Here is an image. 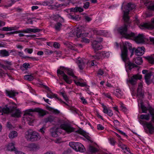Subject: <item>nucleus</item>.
<instances>
[{"label":"nucleus","mask_w":154,"mask_h":154,"mask_svg":"<svg viewBox=\"0 0 154 154\" xmlns=\"http://www.w3.org/2000/svg\"><path fill=\"white\" fill-rule=\"evenodd\" d=\"M140 28H146L149 30H151L154 28V18L152 20V22L143 23L140 26Z\"/></svg>","instance_id":"obj_10"},{"label":"nucleus","mask_w":154,"mask_h":154,"mask_svg":"<svg viewBox=\"0 0 154 154\" xmlns=\"http://www.w3.org/2000/svg\"><path fill=\"white\" fill-rule=\"evenodd\" d=\"M114 93L116 96L119 98L121 97L123 95L122 92L119 89H117Z\"/></svg>","instance_id":"obj_33"},{"label":"nucleus","mask_w":154,"mask_h":154,"mask_svg":"<svg viewBox=\"0 0 154 154\" xmlns=\"http://www.w3.org/2000/svg\"><path fill=\"white\" fill-rule=\"evenodd\" d=\"M5 92L7 96L12 98L14 97L18 94L17 92H15L14 91H8L7 90H5Z\"/></svg>","instance_id":"obj_23"},{"label":"nucleus","mask_w":154,"mask_h":154,"mask_svg":"<svg viewBox=\"0 0 154 154\" xmlns=\"http://www.w3.org/2000/svg\"><path fill=\"white\" fill-rule=\"evenodd\" d=\"M32 112L30 111L29 109L26 112V115L24 118L26 119L27 123L29 125H31L32 122L34 120V117L32 115L31 112Z\"/></svg>","instance_id":"obj_8"},{"label":"nucleus","mask_w":154,"mask_h":154,"mask_svg":"<svg viewBox=\"0 0 154 154\" xmlns=\"http://www.w3.org/2000/svg\"><path fill=\"white\" fill-rule=\"evenodd\" d=\"M134 61L135 63L138 65H140L143 63L142 58L140 57H137L136 58L134 59Z\"/></svg>","instance_id":"obj_30"},{"label":"nucleus","mask_w":154,"mask_h":154,"mask_svg":"<svg viewBox=\"0 0 154 154\" xmlns=\"http://www.w3.org/2000/svg\"><path fill=\"white\" fill-rule=\"evenodd\" d=\"M77 12L79 11V12H81L83 11V9L82 7H77Z\"/></svg>","instance_id":"obj_52"},{"label":"nucleus","mask_w":154,"mask_h":154,"mask_svg":"<svg viewBox=\"0 0 154 154\" xmlns=\"http://www.w3.org/2000/svg\"><path fill=\"white\" fill-rule=\"evenodd\" d=\"M143 85L142 83H140L138 85L136 95L138 100L140 101V103L142 102V99L143 98L144 91L142 90Z\"/></svg>","instance_id":"obj_9"},{"label":"nucleus","mask_w":154,"mask_h":154,"mask_svg":"<svg viewBox=\"0 0 154 154\" xmlns=\"http://www.w3.org/2000/svg\"><path fill=\"white\" fill-rule=\"evenodd\" d=\"M18 54L20 57H23L26 58V57H24L23 56L24 54L23 52H18Z\"/></svg>","instance_id":"obj_63"},{"label":"nucleus","mask_w":154,"mask_h":154,"mask_svg":"<svg viewBox=\"0 0 154 154\" xmlns=\"http://www.w3.org/2000/svg\"><path fill=\"white\" fill-rule=\"evenodd\" d=\"M85 60H83L80 58H78V60L76 61V63L80 70H82L85 68Z\"/></svg>","instance_id":"obj_18"},{"label":"nucleus","mask_w":154,"mask_h":154,"mask_svg":"<svg viewBox=\"0 0 154 154\" xmlns=\"http://www.w3.org/2000/svg\"><path fill=\"white\" fill-rule=\"evenodd\" d=\"M26 57L28 58H30L32 60H38V59H37L35 57Z\"/></svg>","instance_id":"obj_58"},{"label":"nucleus","mask_w":154,"mask_h":154,"mask_svg":"<svg viewBox=\"0 0 154 154\" xmlns=\"http://www.w3.org/2000/svg\"><path fill=\"white\" fill-rule=\"evenodd\" d=\"M49 110L55 114H58L60 113V112L57 109H54L52 108H50L49 109Z\"/></svg>","instance_id":"obj_40"},{"label":"nucleus","mask_w":154,"mask_h":154,"mask_svg":"<svg viewBox=\"0 0 154 154\" xmlns=\"http://www.w3.org/2000/svg\"><path fill=\"white\" fill-rule=\"evenodd\" d=\"M104 73V72L103 71V70L101 69H100L97 72V74L98 75H102Z\"/></svg>","instance_id":"obj_53"},{"label":"nucleus","mask_w":154,"mask_h":154,"mask_svg":"<svg viewBox=\"0 0 154 154\" xmlns=\"http://www.w3.org/2000/svg\"><path fill=\"white\" fill-rule=\"evenodd\" d=\"M75 84L77 86H79L81 87H85L87 85L85 82L81 83L79 82L75 81Z\"/></svg>","instance_id":"obj_39"},{"label":"nucleus","mask_w":154,"mask_h":154,"mask_svg":"<svg viewBox=\"0 0 154 154\" xmlns=\"http://www.w3.org/2000/svg\"><path fill=\"white\" fill-rule=\"evenodd\" d=\"M85 19L86 21L90 22L92 20V18L88 16L85 17Z\"/></svg>","instance_id":"obj_50"},{"label":"nucleus","mask_w":154,"mask_h":154,"mask_svg":"<svg viewBox=\"0 0 154 154\" xmlns=\"http://www.w3.org/2000/svg\"><path fill=\"white\" fill-rule=\"evenodd\" d=\"M7 127L9 128H13V126L9 122H7Z\"/></svg>","instance_id":"obj_56"},{"label":"nucleus","mask_w":154,"mask_h":154,"mask_svg":"<svg viewBox=\"0 0 154 154\" xmlns=\"http://www.w3.org/2000/svg\"><path fill=\"white\" fill-rule=\"evenodd\" d=\"M135 5L131 3H128L125 6V10L124 11L123 19L124 21L128 25L125 24L124 26L119 28L118 31L123 37L127 39H134L135 34L132 32H127V27L129 25V17L128 16L130 10H132L135 8Z\"/></svg>","instance_id":"obj_2"},{"label":"nucleus","mask_w":154,"mask_h":154,"mask_svg":"<svg viewBox=\"0 0 154 154\" xmlns=\"http://www.w3.org/2000/svg\"><path fill=\"white\" fill-rule=\"evenodd\" d=\"M61 128L64 130L68 134L74 131L75 128L72 127L69 124H64L61 125L60 126Z\"/></svg>","instance_id":"obj_11"},{"label":"nucleus","mask_w":154,"mask_h":154,"mask_svg":"<svg viewBox=\"0 0 154 154\" xmlns=\"http://www.w3.org/2000/svg\"><path fill=\"white\" fill-rule=\"evenodd\" d=\"M142 78V75L138 74L134 75L129 79L128 82L131 85H135L137 83V79H140Z\"/></svg>","instance_id":"obj_13"},{"label":"nucleus","mask_w":154,"mask_h":154,"mask_svg":"<svg viewBox=\"0 0 154 154\" xmlns=\"http://www.w3.org/2000/svg\"><path fill=\"white\" fill-rule=\"evenodd\" d=\"M69 145L73 149L77 152H83L85 150L84 146L79 142H70L69 143Z\"/></svg>","instance_id":"obj_6"},{"label":"nucleus","mask_w":154,"mask_h":154,"mask_svg":"<svg viewBox=\"0 0 154 154\" xmlns=\"http://www.w3.org/2000/svg\"><path fill=\"white\" fill-rule=\"evenodd\" d=\"M141 108L143 113H146L149 111L151 116V119L149 122L144 121L143 120L148 121L150 119V115L149 114H141L139 118V122L143 126L145 132L147 134H152L154 132V108L149 104L147 107L141 104Z\"/></svg>","instance_id":"obj_1"},{"label":"nucleus","mask_w":154,"mask_h":154,"mask_svg":"<svg viewBox=\"0 0 154 154\" xmlns=\"http://www.w3.org/2000/svg\"><path fill=\"white\" fill-rule=\"evenodd\" d=\"M90 6V3L89 2H87L84 3L83 8L85 9H88Z\"/></svg>","instance_id":"obj_45"},{"label":"nucleus","mask_w":154,"mask_h":154,"mask_svg":"<svg viewBox=\"0 0 154 154\" xmlns=\"http://www.w3.org/2000/svg\"><path fill=\"white\" fill-rule=\"evenodd\" d=\"M67 73L69 75L72 76L74 78H75V79L77 78V76L74 75L73 71L72 69H67Z\"/></svg>","instance_id":"obj_35"},{"label":"nucleus","mask_w":154,"mask_h":154,"mask_svg":"<svg viewBox=\"0 0 154 154\" xmlns=\"http://www.w3.org/2000/svg\"><path fill=\"white\" fill-rule=\"evenodd\" d=\"M51 135L53 137H56L57 136V134L56 132H53L51 133Z\"/></svg>","instance_id":"obj_62"},{"label":"nucleus","mask_w":154,"mask_h":154,"mask_svg":"<svg viewBox=\"0 0 154 154\" xmlns=\"http://www.w3.org/2000/svg\"><path fill=\"white\" fill-rule=\"evenodd\" d=\"M30 111L33 112H37L38 113L39 116L43 117L46 114L45 110L39 108H36L34 109H30Z\"/></svg>","instance_id":"obj_17"},{"label":"nucleus","mask_w":154,"mask_h":154,"mask_svg":"<svg viewBox=\"0 0 154 154\" xmlns=\"http://www.w3.org/2000/svg\"><path fill=\"white\" fill-rule=\"evenodd\" d=\"M10 55L9 51L5 49L2 50L0 51V56L2 57H6Z\"/></svg>","instance_id":"obj_27"},{"label":"nucleus","mask_w":154,"mask_h":154,"mask_svg":"<svg viewBox=\"0 0 154 154\" xmlns=\"http://www.w3.org/2000/svg\"><path fill=\"white\" fill-rule=\"evenodd\" d=\"M81 100L82 101V103L84 104H86L87 103V101L84 98V97H82L80 98Z\"/></svg>","instance_id":"obj_51"},{"label":"nucleus","mask_w":154,"mask_h":154,"mask_svg":"<svg viewBox=\"0 0 154 154\" xmlns=\"http://www.w3.org/2000/svg\"><path fill=\"white\" fill-rule=\"evenodd\" d=\"M89 151L92 153H94L97 152L98 150L96 148L90 146L89 147Z\"/></svg>","instance_id":"obj_37"},{"label":"nucleus","mask_w":154,"mask_h":154,"mask_svg":"<svg viewBox=\"0 0 154 154\" xmlns=\"http://www.w3.org/2000/svg\"><path fill=\"white\" fill-rule=\"evenodd\" d=\"M44 54L43 52L42 51H38L37 53V54L38 55H42Z\"/></svg>","instance_id":"obj_64"},{"label":"nucleus","mask_w":154,"mask_h":154,"mask_svg":"<svg viewBox=\"0 0 154 154\" xmlns=\"http://www.w3.org/2000/svg\"><path fill=\"white\" fill-rule=\"evenodd\" d=\"M24 78L25 79L29 81H31L33 80L34 79V77L33 75V74L30 75H26L24 76Z\"/></svg>","instance_id":"obj_34"},{"label":"nucleus","mask_w":154,"mask_h":154,"mask_svg":"<svg viewBox=\"0 0 154 154\" xmlns=\"http://www.w3.org/2000/svg\"><path fill=\"white\" fill-rule=\"evenodd\" d=\"M40 85H42L43 86V87L45 88L46 90H47L48 91H49L50 92V93H48V94H47V97H48L49 98H52L54 97H56L59 100L61 101L62 103H64L65 104H66V105H67L65 102H64L63 101H62L61 100V99L59 98H58L57 97V95L56 94H53L51 91V90H50V88L48 86H47L46 85H44L42 83H41L40 84Z\"/></svg>","instance_id":"obj_14"},{"label":"nucleus","mask_w":154,"mask_h":154,"mask_svg":"<svg viewBox=\"0 0 154 154\" xmlns=\"http://www.w3.org/2000/svg\"><path fill=\"white\" fill-rule=\"evenodd\" d=\"M53 46L55 48H59L60 47V45L57 42H55L53 44Z\"/></svg>","instance_id":"obj_49"},{"label":"nucleus","mask_w":154,"mask_h":154,"mask_svg":"<svg viewBox=\"0 0 154 154\" xmlns=\"http://www.w3.org/2000/svg\"><path fill=\"white\" fill-rule=\"evenodd\" d=\"M145 38L143 34H139L135 36L134 40L138 43H142L144 42Z\"/></svg>","instance_id":"obj_16"},{"label":"nucleus","mask_w":154,"mask_h":154,"mask_svg":"<svg viewBox=\"0 0 154 154\" xmlns=\"http://www.w3.org/2000/svg\"><path fill=\"white\" fill-rule=\"evenodd\" d=\"M7 148L8 150L11 151H15L17 150L14 146V144L13 143H9L8 146Z\"/></svg>","instance_id":"obj_28"},{"label":"nucleus","mask_w":154,"mask_h":154,"mask_svg":"<svg viewBox=\"0 0 154 154\" xmlns=\"http://www.w3.org/2000/svg\"><path fill=\"white\" fill-rule=\"evenodd\" d=\"M100 56L97 55L92 56L91 57L92 59H95L96 60H99L100 58H108L109 56V52L105 51L100 52L99 53Z\"/></svg>","instance_id":"obj_12"},{"label":"nucleus","mask_w":154,"mask_h":154,"mask_svg":"<svg viewBox=\"0 0 154 154\" xmlns=\"http://www.w3.org/2000/svg\"><path fill=\"white\" fill-rule=\"evenodd\" d=\"M118 131L119 133L121 134L122 135L125 136H126V137L127 136V135L125 133H124V132L122 131H120V130H118Z\"/></svg>","instance_id":"obj_59"},{"label":"nucleus","mask_w":154,"mask_h":154,"mask_svg":"<svg viewBox=\"0 0 154 154\" xmlns=\"http://www.w3.org/2000/svg\"><path fill=\"white\" fill-rule=\"evenodd\" d=\"M149 3V5L148 7V8L151 10L154 11V1L152 2H146L144 3V4L147 5Z\"/></svg>","instance_id":"obj_29"},{"label":"nucleus","mask_w":154,"mask_h":154,"mask_svg":"<svg viewBox=\"0 0 154 154\" xmlns=\"http://www.w3.org/2000/svg\"><path fill=\"white\" fill-rule=\"evenodd\" d=\"M68 47L71 50H74L75 51H76L77 49L75 47L73 46L72 45H69L68 46Z\"/></svg>","instance_id":"obj_54"},{"label":"nucleus","mask_w":154,"mask_h":154,"mask_svg":"<svg viewBox=\"0 0 154 154\" xmlns=\"http://www.w3.org/2000/svg\"><path fill=\"white\" fill-rule=\"evenodd\" d=\"M23 66L26 69H27L30 68V65L29 63H23Z\"/></svg>","instance_id":"obj_47"},{"label":"nucleus","mask_w":154,"mask_h":154,"mask_svg":"<svg viewBox=\"0 0 154 154\" xmlns=\"http://www.w3.org/2000/svg\"><path fill=\"white\" fill-rule=\"evenodd\" d=\"M148 62L152 64H154V58L152 55L150 56H148L146 57Z\"/></svg>","instance_id":"obj_31"},{"label":"nucleus","mask_w":154,"mask_h":154,"mask_svg":"<svg viewBox=\"0 0 154 154\" xmlns=\"http://www.w3.org/2000/svg\"><path fill=\"white\" fill-rule=\"evenodd\" d=\"M29 147L32 151H36L39 149L38 145L34 143L29 145Z\"/></svg>","instance_id":"obj_26"},{"label":"nucleus","mask_w":154,"mask_h":154,"mask_svg":"<svg viewBox=\"0 0 154 154\" xmlns=\"http://www.w3.org/2000/svg\"><path fill=\"white\" fill-rule=\"evenodd\" d=\"M87 63V64H90V66H92L96 65L97 64V63L96 60H91L90 62L88 61Z\"/></svg>","instance_id":"obj_41"},{"label":"nucleus","mask_w":154,"mask_h":154,"mask_svg":"<svg viewBox=\"0 0 154 154\" xmlns=\"http://www.w3.org/2000/svg\"><path fill=\"white\" fill-rule=\"evenodd\" d=\"M94 34L98 35H102L106 36L108 34V32L104 30L95 29L93 30Z\"/></svg>","instance_id":"obj_21"},{"label":"nucleus","mask_w":154,"mask_h":154,"mask_svg":"<svg viewBox=\"0 0 154 154\" xmlns=\"http://www.w3.org/2000/svg\"><path fill=\"white\" fill-rule=\"evenodd\" d=\"M103 111L104 113L107 114L109 116L111 117L113 115V113L112 111L108 109L106 106L103 107Z\"/></svg>","instance_id":"obj_25"},{"label":"nucleus","mask_w":154,"mask_h":154,"mask_svg":"<svg viewBox=\"0 0 154 154\" xmlns=\"http://www.w3.org/2000/svg\"><path fill=\"white\" fill-rule=\"evenodd\" d=\"M83 42L86 43H89L90 42V40L87 38H85L83 39Z\"/></svg>","instance_id":"obj_60"},{"label":"nucleus","mask_w":154,"mask_h":154,"mask_svg":"<svg viewBox=\"0 0 154 154\" xmlns=\"http://www.w3.org/2000/svg\"><path fill=\"white\" fill-rule=\"evenodd\" d=\"M54 120V118L52 116H50L47 118L45 119V123H47L48 122H51Z\"/></svg>","instance_id":"obj_38"},{"label":"nucleus","mask_w":154,"mask_h":154,"mask_svg":"<svg viewBox=\"0 0 154 154\" xmlns=\"http://www.w3.org/2000/svg\"><path fill=\"white\" fill-rule=\"evenodd\" d=\"M92 47L95 51L100 50L102 48V46L96 40L93 41Z\"/></svg>","instance_id":"obj_19"},{"label":"nucleus","mask_w":154,"mask_h":154,"mask_svg":"<svg viewBox=\"0 0 154 154\" xmlns=\"http://www.w3.org/2000/svg\"><path fill=\"white\" fill-rule=\"evenodd\" d=\"M131 44L129 43L125 42H123L120 45V48L121 51V57L123 61L127 63L129 70H131L134 67H137V66L135 64L130 62L128 57V49H131Z\"/></svg>","instance_id":"obj_3"},{"label":"nucleus","mask_w":154,"mask_h":154,"mask_svg":"<svg viewBox=\"0 0 154 154\" xmlns=\"http://www.w3.org/2000/svg\"><path fill=\"white\" fill-rule=\"evenodd\" d=\"M25 137L28 140L31 141L38 140L41 137L38 133L31 129H29L26 132Z\"/></svg>","instance_id":"obj_5"},{"label":"nucleus","mask_w":154,"mask_h":154,"mask_svg":"<svg viewBox=\"0 0 154 154\" xmlns=\"http://www.w3.org/2000/svg\"><path fill=\"white\" fill-rule=\"evenodd\" d=\"M63 67L61 66L60 67V69L57 70V75L59 77H60V76L61 75L63 79L67 83L70 84L72 82V80L70 79V77H68L65 73L62 70L63 69Z\"/></svg>","instance_id":"obj_7"},{"label":"nucleus","mask_w":154,"mask_h":154,"mask_svg":"<svg viewBox=\"0 0 154 154\" xmlns=\"http://www.w3.org/2000/svg\"><path fill=\"white\" fill-rule=\"evenodd\" d=\"M69 109L74 114L78 113V110L75 108L71 107H69Z\"/></svg>","instance_id":"obj_44"},{"label":"nucleus","mask_w":154,"mask_h":154,"mask_svg":"<svg viewBox=\"0 0 154 154\" xmlns=\"http://www.w3.org/2000/svg\"><path fill=\"white\" fill-rule=\"evenodd\" d=\"M53 3V0L45 1L44 2L45 4L47 5H49L52 4Z\"/></svg>","instance_id":"obj_43"},{"label":"nucleus","mask_w":154,"mask_h":154,"mask_svg":"<svg viewBox=\"0 0 154 154\" xmlns=\"http://www.w3.org/2000/svg\"><path fill=\"white\" fill-rule=\"evenodd\" d=\"M78 131L79 134L83 136L86 139L91 143L93 142V141L92 140L91 137L88 135L84 131L82 130H79Z\"/></svg>","instance_id":"obj_24"},{"label":"nucleus","mask_w":154,"mask_h":154,"mask_svg":"<svg viewBox=\"0 0 154 154\" xmlns=\"http://www.w3.org/2000/svg\"><path fill=\"white\" fill-rule=\"evenodd\" d=\"M17 132L15 131H12L9 133V137L10 138L12 139L17 137Z\"/></svg>","instance_id":"obj_32"},{"label":"nucleus","mask_w":154,"mask_h":154,"mask_svg":"<svg viewBox=\"0 0 154 154\" xmlns=\"http://www.w3.org/2000/svg\"><path fill=\"white\" fill-rule=\"evenodd\" d=\"M62 24L60 22L57 23L55 25L54 28L57 31H59L61 28Z\"/></svg>","instance_id":"obj_36"},{"label":"nucleus","mask_w":154,"mask_h":154,"mask_svg":"<svg viewBox=\"0 0 154 154\" xmlns=\"http://www.w3.org/2000/svg\"><path fill=\"white\" fill-rule=\"evenodd\" d=\"M97 128L99 130H102L104 129V127L101 124H98L97 125Z\"/></svg>","instance_id":"obj_48"},{"label":"nucleus","mask_w":154,"mask_h":154,"mask_svg":"<svg viewBox=\"0 0 154 154\" xmlns=\"http://www.w3.org/2000/svg\"><path fill=\"white\" fill-rule=\"evenodd\" d=\"M77 7H75V8H70L71 11H72L74 12H77Z\"/></svg>","instance_id":"obj_61"},{"label":"nucleus","mask_w":154,"mask_h":154,"mask_svg":"<svg viewBox=\"0 0 154 154\" xmlns=\"http://www.w3.org/2000/svg\"><path fill=\"white\" fill-rule=\"evenodd\" d=\"M145 48L142 47H138L135 51V54L137 56H141L143 55L145 52Z\"/></svg>","instance_id":"obj_20"},{"label":"nucleus","mask_w":154,"mask_h":154,"mask_svg":"<svg viewBox=\"0 0 154 154\" xmlns=\"http://www.w3.org/2000/svg\"><path fill=\"white\" fill-rule=\"evenodd\" d=\"M3 115V113H10L12 117H19L20 116L21 112L18 109H16V105L13 103L12 105L8 106L6 105L2 109Z\"/></svg>","instance_id":"obj_4"},{"label":"nucleus","mask_w":154,"mask_h":154,"mask_svg":"<svg viewBox=\"0 0 154 154\" xmlns=\"http://www.w3.org/2000/svg\"><path fill=\"white\" fill-rule=\"evenodd\" d=\"M60 94L63 97V98H64L65 100H66V101H67V100H68V98L66 94L64 92H60Z\"/></svg>","instance_id":"obj_42"},{"label":"nucleus","mask_w":154,"mask_h":154,"mask_svg":"<svg viewBox=\"0 0 154 154\" xmlns=\"http://www.w3.org/2000/svg\"><path fill=\"white\" fill-rule=\"evenodd\" d=\"M103 94H104L105 96L106 97L108 98L112 99L111 97L109 94L104 93H103Z\"/></svg>","instance_id":"obj_55"},{"label":"nucleus","mask_w":154,"mask_h":154,"mask_svg":"<svg viewBox=\"0 0 154 154\" xmlns=\"http://www.w3.org/2000/svg\"><path fill=\"white\" fill-rule=\"evenodd\" d=\"M42 29L38 28L31 29L30 28H28L26 29L23 30L22 31L25 33H29L31 32L34 33L39 32Z\"/></svg>","instance_id":"obj_22"},{"label":"nucleus","mask_w":154,"mask_h":154,"mask_svg":"<svg viewBox=\"0 0 154 154\" xmlns=\"http://www.w3.org/2000/svg\"><path fill=\"white\" fill-rule=\"evenodd\" d=\"M116 141L113 139L112 138L110 139V143L112 145H114Z\"/></svg>","instance_id":"obj_57"},{"label":"nucleus","mask_w":154,"mask_h":154,"mask_svg":"<svg viewBox=\"0 0 154 154\" xmlns=\"http://www.w3.org/2000/svg\"><path fill=\"white\" fill-rule=\"evenodd\" d=\"M25 51H27L29 54H31L33 51L32 49L31 48H26L24 50Z\"/></svg>","instance_id":"obj_46"},{"label":"nucleus","mask_w":154,"mask_h":154,"mask_svg":"<svg viewBox=\"0 0 154 154\" xmlns=\"http://www.w3.org/2000/svg\"><path fill=\"white\" fill-rule=\"evenodd\" d=\"M142 72L143 74H145V81L148 84L150 83L151 82L150 80V79L152 75L151 72H148V71L146 70H143Z\"/></svg>","instance_id":"obj_15"}]
</instances>
